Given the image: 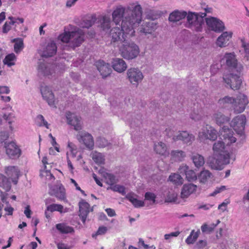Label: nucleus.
<instances>
[{
    "label": "nucleus",
    "instance_id": "obj_36",
    "mask_svg": "<svg viewBox=\"0 0 249 249\" xmlns=\"http://www.w3.org/2000/svg\"><path fill=\"white\" fill-rule=\"evenodd\" d=\"M213 117L216 124L220 125L230 121L228 117H226L221 112L215 113Z\"/></svg>",
    "mask_w": 249,
    "mask_h": 249
},
{
    "label": "nucleus",
    "instance_id": "obj_26",
    "mask_svg": "<svg viewBox=\"0 0 249 249\" xmlns=\"http://www.w3.org/2000/svg\"><path fill=\"white\" fill-rule=\"evenodd\" d=\"M186 16L187 13L185 11H175L170 14L169 20L172 22H177L184 18Z\"/></svg>",
    "mask_w": 249,
    "mask_h": 249
},
{
    "label": "nucleus",
    "instance_id": "obj_43",
    "mask_svg": "<svg viewBox=\"0 0 249 249\" xmlns=\"http://www.w3.org/2000/svg\"><path fill=\"white\" fill-rule=\"evenodd\" d=\"M220 223V221L218 220L216 224H213L210 226H208L206 224H204L201 227V231L203 232H212L216 226Z\"/></svg>",
    "mask_w": 249,
    "mask_h": 249
},
{
    "label": "nucleus",
    "instance_id": "obj_44",
    "mask_svg": "<svg viewBox=\"0 0 249 249\" xmlns=\"http://www.w3.org/2000/svg\"><path fill=\"white\" fill-rule=\"evenodd\" d=\"M13 41L15 42L14 51L16 53H18L23 48V41L20 38L14 39Z\"/></svg>",
    "mask_w": 249,
    "mask_h": 249
},
{
    "label": "nucleus",
    "instance_id": "obj_49",
    "mask_svg": "<svg viewBox=\"0 0 249 249\" xmlns=\"http://www.w3.org/2000/svg\"><path fill=\"white\" fill-rule=\"evenodd\" d=\"M55 196L60 200L66 199L65 190L64 187H60L58 191L55 193Z\"/></svg>",
    "mask_w": 249,
    "mask_h": 249
},
{
    "label": "nucleus",
    "instance_id": "obj_13",
    "mask_svg": "<svg viewBox=\"0 0 249 249\" xmlns=\"http://www.w3.org/2000/svg\"><path fill=\"white\" fill-rule=\"evenodd\" d=\"M206 22L209 28L215 32L220 33L225 30L224 23L217 18H206Z\"/></svg>",
    "mask_w": 249,
    "mask_h": 249
},
{
    "label": "nucleus",
    "instance_id": "obj_10",
    "mask_svg": "<svg viewBox=\"0 0 249 249\" xmlns=\"http://www.w3.org/2000/svg\"><path fill=\"white\" fill-rule=\"evenodd\" d=\"M249 103L247 96L244 94H240L235 99V102L233 106L234 112L236 113L243 112Z\"/></svg>",
    "mask_w": 249,
    "mask_h": 249
},
{
    "label": "nucleus",
    "instance_id": "obj_1",
    "mask_svg": "<svg viewBox=\"0 0 249 249\" xmlns=\"http://www.w3.org/2000/svg\"><path fill=\"white\" fill-rule=\"evenodd\" d=\"M130 13L132 18L126 17L122 21L121 29L116 27L110 30L111 42H120L122 43L135 35L134 28L139 25L142 19V9L140 5H137L134 10Z\"/></svg>",
    "mask_w": 249,
    "mask_h": 249
},
{
    "label": "nucleus",
    "instance_id": "obj_54",
    "mask_svg": "<svg viewBox=\"0 0 249 249\" xmlns=\"http://www.w3.org/2000/svg\"><path fill=\"white\" fill-rule=\"evenodd\" d=\"M37 119L38 122H41L42 123L39 124V126H45L47 128H49V124L45 120L44 117L42 115H38L37 116Z\"/></svg>",
    "mask_w": 249,
    "mask_h": 249
},
{
    "label": "nucleus",
    "instance_id": "obj_45",
    "mask_svg": "<svg viewBox=\"0 0 249 249\" xmlns=\"http://www.w3.org/2000/svg\"><path fill=\"white\" fill-rule=\"evenodd\" d=\"M96 21V17L95 16H91L89 19L84 20L82 23L83 28H89L91 27Z\"/></svg>",
    "mask_w": 249,
    "mask_h": 249
},
{
    "label": "nucleus",
    "instance_id": "obj_59",
    "mask_svg": "<svg viewBox=\"0 0 249 249\" xmlns=\"http://www.w3.org/2000/svg\"><path fill=\"white\" fill-rule=\"evenodd\" d=\"M16 59V56L14 53L8 54L5 58L6 62L8 63H10L11 62L14 61Z\"/></svg>",
    "mask_w": 249,
    "mask_h": 249
},
{
    "label": "nucleus",
    "instance_id": "obj_41",
    "mask_svg": "<svg viewBox=\"0 0 249 249\" xmlns=\"http://www.w3.org/2000/svg\"><path fill=\"white\" fill-rule=\"evenodd\" d=\"M92 159L96 163L102 164L104 163L105 159L103 155L97 152H94L92 153Z\"/></svg>",
    "mask_w": 249,
    "mask_h": 249
},
{
    "label": "nucleus",
    "instance_id": "obj_51",
    "mask_svg": "<svg viewBox=\"0 0 249 249\" xmlns=\"http://www.w3.org/2000/svg\"><path fill=\"white\" fill-rule=\"evenodd\" d=\"M107 231V229L105 226H100L95 233H93L92 236L93 238H96L97 235L105 234Z\"/></svg>",
    "mask_w": 249,
    "mask_h": 249
},
{
    "label": "nucleus",
    "instance_id": "obj_35",
    "mask_svg": "<svg viewBox=\"0 0 249 249\" xmlns=\"http://www.w3.org/2000/svg\"><path fill=\"white\" fill-rule=\"evenodd\" d=\"M192 160L195 166L197 168L202 166L205 163L204 157L198 154H195L193 155Z\"/></svg>",
    "mask_w": 249,
    "mask_h": 249
},
{
    "label": "nucleus",
    "instance_id": "obj_8",
    "mask_svg": "<svg viewBox=\"0 0 249 249\" xmlns=\"http://www.w3.org/2000/svg\"><path fill=\"white\" fill-rule=\"evenodd\" d=\"M246 123V116L244 115H238L232 119L231 126L237 134L242 135L245 129Z\"/></svg>",
    "mask_w": 249,
    "mask_h": 249
},
{
    "label": "nucleus",
    "instance_id": "obj_14",
    "mask_svg": "<svg viewBox=\"0 0 249 249\" xmlns=\"http://www.w3.org/2000/svg\"><path fill=\"white\" fill-rule=\"evenodd\" d=\"M127 74L130 83L136 85L142 80L143 77L142 72L139 69L136 68L128 69Z\"/></svg>",
    "mask_w": 249,
    "mask_h": 249
},
{
    "label": "nucleus",
    "instance_id": "obj_23",
    "mask_svg": "<svg viewBox=\"0 0 249 249\" xmlns=\"http://www.w3.org/2000/svg\"><path fill=\"white\" fill-rule=\"evenodd\" d=\"M57 51L56 44L53 41L48 43L45 49L43 51L42 56L45 57H52L55 54Z\"/></svg>",
    "mask_w": 249,
    "mask_h": 249
},
{
    "label": "nucleus",
    "instance_id": "obj_9",
    "mask_svg": "<svg viewBox=\"0 0 249 249\" xmlns=\"http://www.w3.org/2000/svg\"><path fill=\"white\" fill-rule=\"evenodd\" d=\"M4 147L6 155L11 159H17L21 155V149L14 142H5Z\"/></svg>",
    "mask_w": 249,
    "mask_h": 249
},
{
    "label": "nucleus",
    "instance_id": "obj_34",
    "mask_svg": "<svg viewBox=\"0 0 249 249\" xmlns=\"http://www.w3.org/2000/svg\"><path fill=\"white\" fill-rule=\"evenodd\" d=\"M56 229L62 233H69L74 231L72 227L67 225L64 223H59L56 225Z\"/></svg>",
    "mask_w": 249,
    "mask_h": 249
},
{
    "label": "nucleus",
    "instance_id": "obj_11",
    "mask_svg": "<svg viewBox=\"0 0 249 249\" xmlns=\"http://www.w3.org/2000/svg\"><path fill=\"white\" fill-rule=\"evenodd\" d=\"M78 141L84 144L87 148L89 150L93 149L94 142L92 135L85 131L79 132L76 136Z\"/></svg>",
    "mask_w": 249,
    "mask_h": 249
},
{
    "label": "nucleus",
    "instance_id": "obj_32",
    "mask_svg": "<svg viewBox=\"0 0 249 249\" xmlns=\"http://www.w3.org/2000/svg\"><path fill=\"white\" fill-rule=\"evenodd\" d=\"M235 102V98L229 96H225L218 100V104L222 107H227L230 105H233Z\"/></svg>",
    "mask_w": 249,
    "mask_h": 249
},
{
    "label": "nucleus",
    "instance_id": "obj_55",
    "mask_svg": "<svg viewBox=\"0 0 249 249\" xmlns=\"http://www.w3.org/2000/svg\"><path fill=\"white\" fill-rule=\"evenodd\" d=\"M113 190L114 191L118 192L122 194L125 193V188L124 186L120 185H116L113 186Z\"/></svg>",
    "mask_w": 249,
    "mask_h": 249
},
{
    "label": "nucleus",
    "instance_id": "obj_48",
    "mask_svg": "<svg viewBox=\"0 0 249 249\" xmlns=\"http://www.w3.org/2000/svg\"><path fill=\"white\" fill-rule=\"evenodd\" d=\"M38 70L45 76H47L51 74L50 69H48L44 63H40L38 65Z\"/></svg>",
    "mask_w": 249,
    "mask_h": 249
},
{
    "label": "nucleus",
    "instance_id": "obj_28",
    "mask_svg": "<svg viewBox=\"0 0 249 249\" xmlns=\"http://www.w3.org/2000/svg\"><path fill=\"white\" fill-rule=\"evenodd\" d=\"M180 173L182 172V170L185 172L186 178L189 181H193L197 179L196 173L192 170H189L188 166L186 165L182 166L180 168Z\"/></svg>",
    "mask_w": 249,
    "mask_h": 249
},
{
    "label": "nucleus",
    "instance_id": "obj_4",
    "mask_svg": "<svg viewBox=\"0 0 249 249\" xmlns=\"http://www.w3.org/2000/svg\"><path fill=\"white\" fill-rule=\"evenodd\" d=\"M128 39H127L122 43L120 52L124 58L129 60L136 58L140 53V50L138 45Z\"/></svg>",
    "mask_w": 249,
    "mask_h": 249
},
{
    "label": "nucleus",
    "instance_id": "obj_7",
    "mask_svg": "<svg viewBox=\"0 0 249 249\" xmlns=\"http://www.w3.org/2000/svg\"><path fill=\"white\" fill-rule=\"evenodd\" d=\"M198 137L201 141H215L217 137V131L211 126L206 124L202 128V131L199 132Z\"/></svg>",
    "mask_w": 249,
    "mask_h": 249
},
{
    "label": "nucleus",
    "instance_id": "obj_6",
    "mask_svg": "<svg viewBox=\"0 0 249 249\" xmlns=\"http://www.w3.org/2000/svg\"><path fill=\"white\" fill-rule=\"evenodd\" d=\"M138 5H136L133 9H131L130 7L125 9L122 6H119L114 10L112 13V19L113 21L116 25L118 24L120 22L124 20L126 17H129L132 19V16L131 15V11L134 10V9Z\"/></svg>",
    "mask_w": 249,
    "mask_h": 249
},
{
    "label": "nucleus",
    "instance_id": "obj_46",
    "mask_svg": "<svg viewBox=\"0 0 249 249\" xmlns=\"http://www.w3.org/2000/svg\"><path fill=\"white\" fill-rule=\"evenodd\" d=\"M111 21L109 18L106 16L103 17L101 23V28L103 30L106 31L110 28Z\"/></svg>",
    "mask_w": 249,
    "mask_h": 249
},
{
    "label": "nucleus",
    "instance_id": "obj_19",
    "mask_svg": "<svg viewBox=\"0 0 249 249\" xmlns=\"http://www.w3.org/2000/svg\"><path fill=\"white\" fill-rule=\"evenodd\" d=\"M79 216L81 217L82 222L85 223L89 212L90 206L84 200H82L79 202Z\"/></svg>",
    "mask_w": 249,
    "mask_h": 249
},
{
    "label": "nucleus",
    "instance_id": "obj_5",
    "mask_svg": "<svg viewBox=\"0 0 249 249\" xmlns=\"http://www.w3.org/2000/svg\"><path fill=\"white\" fill-rule=\"evenodd\" d=\"M206 16V14L205 13H202L200 17L196 14L189 13L187 16L188 23L187 27L196 31H200L204 23L203 18Z\"/></svg>",
    "mask_w": 249,
    "mask_h": 249
},
{
    "label": "nucleus",
    "instance_id": "obj_17",
    "mask_svg": "<svg viewBox=\"0 0 249 249\" xmlns=\"http://www.w3.org/2000/svg\"><path fill=\"white\" fill-rule=\"evenodd\" d=\"M95 65L103 78L109 75L112 71L110 65L103 60L97 61L96 62Z\"/></svg>",
    "mask_w": 249,
    "mask_h": 249
},
{
    "label": "nucleus",
    "instance_id": "obj_33",
    "mask_svg": "<svg viewBox=\"0 0 249 249\" xmlns=\"http://www.w3.org/2000/svg\"><path fill=\"white\" fill-rule=\"evenodd\" d=\"M0 187L5 191H8L11 189V183L8 178L1 174H0Z\"/></svg>",
    "mask_w": 249,
    "mask_h": 249
},
{
    "label": "nucleus",
    "instance_id": "obj_61",
    "mask_svg": "<svg viewBox=\"0 0 249 249\" xmlns=\"http://www.w3.org/2000/svg\"><path fill=\"white\" fill-rule=\"evenodd\" d=\"M10 92L9 87L7 86H0V94H8Z\"/></svg>",
    "mask_w": 249,
    "mask_h": 249
},
{
    "label": "nucleus",
    "instance_id": "obj_16",
    "mask_svg": "<svg viewBox=\"0 0 249 249\" xmlns=\"http://www.w3.org/2000/svg\"><path fill=\"white\" fill-rule=\"evenodd\" d=\"M66 118L68 124L73 126L75 130L79 131L82 129L80 117L70 111H68L66 113Z\"/></svg>",
    "mask_w": 249,
    "mask_h": 249
},
{
    "label": "nucleus",
    "instance_id": "obj_12",
    "mask_svg": "<svg viewBox=\"0 0 249 249\" xmlns=\"http://www.w3.org/2000/svg\"><path fill=\"white\" fill-rule=\"evenodd\" d=\"M223 80L233 90L239 89L242 82L238 75L231 73L224 75Z\"/></svg>",
    "mask_w": 249,
    "mask_h": 249
},
{
    "label": "nucleus",
    "instance_id": "obj_64",
    "mask_svg": "<svg viewBox=\"0 0 249 249\" xmlns=\"http://www.w3.org/2000/svg\"><path fill=\"white\" fill-rule=\"evenodd\" d=\"M107 215L110 217H113L116 215L115 211L111 208H107L105 210Z\"/></svg>",
    "mask_w": 249,
    "mask_h": 249
},
{
    "label": "nucleus",
    "instance_id": "obj_3",
    "mask_svg": "<svg viewBox=\"0 0 249 249\" xmlns=\"http://www.w3.org/2000/svg\"><path fill=\"white\" fill-rule=\"evenodd\" d=\"M84 33L80 29L72 32H65L59 35V39L64 43H68L70 40V46L74 49L79 46L84 41Z\"/></svg>",
    "mask_w": 249,
    "mask_h": 249
},
{
    "label": "nucleus",
    "instance_id": "obj_40",
    "mask_svg": "<svg viewBox=\"0 0 249 249\" xmlns=\"http://www.w3.org/2000/svg\"><path fill=\"white\" fill-rule=\"evenodd\" d=\"M200 231H198L195 232L194 230H193L189 236L186 238L185 242L187 244H194L195 241L197 240Z\"/></svg>",
    "mask_w": 249,
    "mask_h": 249
},
{
    "label": "nucleus",
    "instance_id": "obj_37",
    "mask_svg": "<svg viewBox=\"0 0 249 249\" xmlns=\"http://www.w3.org/2000/svg\"><path fill=\"white\" fill-rule=\"evenodd\" d=\"M126 198L127 200L131 202L133 206L136 208L143 207L144 205V202L143 201L138 200L136 198H135L133 195L128 194L126 196Z\"/></svg>",
    "mask_w": 249,
    "mask_h": 249
},
{
    "label": "nucleus",
    "instance_id": "obj_27",
    "mask_svg": "<svg viewBox=\"0 0 249 249\" xmlns=\"http://www.w3.org/2000/svg\"><path fill=\"white\" fill-rule=\"evenodd\" d=\"M156 26V25L151 22L143 23L140 28V32L145 34H151L155 30Z\"/></svg>",
    "mask_w": 249,
    "mask_h": 249
},
{
    "label": "nucleus",
    "instance_id": "obj_53",
    "mask_svg": "<svg viewBox=\"0 0 249 249\" xmlns=\"http://www.w3.org/2000/svg\"><path fill=\"white\" fill-rule=\"evenodd\" d=\"M144 197L146 200L152 201L153 203H154L156 201V196L153 193L146 192L145 194Z\"/></svg>",
    "mask_w": 249,
    "mask_h": 249
},
{
    "label": "nucleus",
    "instance_id": "obj_50",
    "mask_svg": "<svg viewBox=\"0 0 249 249\" xmlns=\"http://www.w3.org/2000/svg\"><path fill=\"white\" fill-rule=\"evenodd\" d=\"M104 177L108 184L111 185L115 183V177L113 175L106 173L104 174Z\"/></svg>",
    "mask_w": 249,
    "mask_h": 249
},
{
    "label": "nucleus",
    "instance_id": "obj_42",
    "mask_svg": "<svg viewBox=\"0 0 249 249\" xmlns=\"http://www.w3.org/2000/svg\"><path fill=\"white\" fill-rule=\"evenodd\" d=\"M63 206L61 204H52L47 207V211L53 213L54 211L59 212L60 213H63Z\"/></svg>",
    "mask_w": 249,
    "mask_h": 249
},
{
    "label": "nucleus",
    "instance_id": "obj_22",
    "mask_svg": "<svg viewBox=\"0 0 249 249\" xmlns=\"http://www.w3.org/2000/svg\"><path fill=\"white\" fill-rule=\"evenodd\" d=\"M231 32H224L217 39L216 43L221 48L224 47L228 44V41L231 38Z\"/></svg>",
    "mask_w": 249,
    "mask_h": 249
},
{
    "label": "nucleus",
    "instance_id": "obj_15",
    "mask_svg": "<svg viewBox=\"0 0 249 249\" xmlns=\"http://www.w3.org/2000/svg\"><path fill=\"white\" fill-rule=\"evenodd\" d=\"M5 174L10 178L14 184H17L20 175V171L16 166H8L4 168Z\"/></svg>",
    "mask_w": 249,
    "mask_h": 249
},
{
    "label": "nucleus",
    "instance_id": "obj_47",
    "mask_svg": "<svg viewBox=\"0 0 249 249\" xmlns=\"http://www.w3.org/2000/svg\"><path fill=\"white\" fill-rule=\"evenodd\" d=\"M9 18L11 20L10 21L7 22L6 21L3 26L2 27V32L4 33H8L10 29H11V26L14 25L15 23L13 19V17H9Z\"/></svg>",
    "mask_w": 249,
    "mask_h": 249
},
{
    "label": "nucleus",
    "instance_id": "obj_25",
    "mask_svg": "<svg viewBox=\"0 0 249 249\" xmlns=\"http://www.w3.org/2000/svg\"><path fill=\"white\" fill-rule=\"evenodd\" d=\"M227 66L230 69H235L237 66V60L234 53H226L224 56Z\"/></svg>",
    "mask_w": 249,
    "mask_h": 249
},
{
    "label": "nucleus",
    "instance_id": "obj_63",
    "mask_svg": "<svg viewBox=\"0 0 249 249\" xmlns=\"http://www.w3.org/2000/svg\"><path fill=\"white\" fill-rule=\"evenodd\" d=\"M229 203H230V201L229 200H225V201L222 202L221 204L219 205V206L218 207V209H222L223 211H224L226 209L227 205Z\"/></svg>",
    "mask_w": 249,
    "mask_h": 249
},
{
    "label": "nucleus",
    "instance_id": "obj_29",
    "mask_svg": "<svg viewBox=\"0 0 249 249\" xmlns=\"http://www.w3.org/2000/svg\"><path fill=\"white\" fill-rule=\"evenodd\" d=\"M203 111L201 108H198V104L194 105V110L190 114V117L195 121H199L201 119L203 115Z\"/></svg>",
    "mask_w": 249,
    "mask_h": 249
},
{
    "label": "nucleus",
    "instance_id": "obj_18",
    "mask_svg": "<svg viewBox=\"0 0 249 249\" xmlns=\"http://www.w3.org/2000/svg\"><path fill=\"white\" fill-rule=\"evenodd\" d=\"M40 91L43 98L51 106L54 105V96L49 87H41Z\"/></svg>",
    "mask_w": 249,
    "mask_h": 249
},
{
    "label": "nucleus",
    "instance_id": "obj_62",
    "mask_svg": "<svg viewBox=\"0 0 249 249\" xmlns=\"http://www.w3.org/2000/svg\"><path fill=\"white\" fill-rule=\"evenodd\" d=\"M58 249H71V247L63 243H59L57 244Z\"/></svg>",
    "mask_w": 249,
    "mask_h": 249
},
{
    "label": "nucleus",
    "instance_id": "obj_2",
    "mask_svg": "<svg viewBox=\"0 0 249 249\" xmlns=\"http://www.w3.org/2000/svg\"><path fill=\"white\" fill-rule=\"evenodd\" d=\"M225 142L218 141L215 142L213 145V151L214 163L213 168L216 170H221L224 165L230 163V155L228 151L225 150V143L230 144L236 142V139L233 136L232 131L228 130L225 131L223 135Z\"/></svg>",
    "mask_w": 249,
    "mask_h": 249
},
{
    "label": "nucleus",
    "instance_id": "obj_52",
    "mask_svg": "<svg viewBox=\"0 0 249 249\" xmlns=\"http://www.w3.org/2000/svg\"><path fill=\"white\" fill-rule=\"evenodd\" d=\"M3 117L8 123V124L10 125V129L12 131L13 130V128L11 126V124L12 122L14 121V117L13 116L12 114L10 113L8 115H7L6 114H4Z\"/></svg>",
    "mask_w": 249,
    "mask_h": 249
},
{
    "label": "nucleus",
    "instance_id": "obj_57",
    "mask_svg": "<svg viewBox=\"0 0 249 249\" xmlns=\"http://www.w3.org/2000/svg\"><path fill=\"white\" fill-rule=\"evenodd\" d=\"M242 41V46L244 48L246 56L249 55V44L246 43L243 40Z\"/></svg>",
    "mask_w": 249,
    "mask_h": 249
},
{
    "label": "nucleus",
    "instance_id": "obj_58",
    "mask_svg": "<svg viewBox=\"0 0 249 249\" xmlns=\"http://www.w3.org/2000/svg\"><path fill=\"white\" fill-rule=\"evenodd\" d=\"M180 233V232L178 231H177L175 232H172L169 234H166L164 235V238L166 240H168L170 239L171 237H177Z\"/></svg>",
    "mask_w": 249,
    "mask_h": 249
},
{
    "label": "nucleus",
    "instance_id": "obj_20",
    "mask_svg": "<svg viewBox=\"0 0 249 249\" xmlns=\"http://www.w3.org/2000/svg\"><path fill=\"white\" fill-rule=\"evenodd\" d=\"M197 186L192 183L183 185L180 194V196L184 199L188 197L191 194L195 193L197 189Z\"/></svg>",
    "mask_w": 249,
    "mask_h": 249
},
{
    "label": "nucleus",
    "instance_id": "obj_31",
    "mask_svg": "<svg viewBox=\"0 0 249 249\" xmlns=\"http://www.w3.org/2000/svg\"><path fill=\"white\" fill-rule=\"evenodd\" d=\"M171 157L175 161H181L186 157V154L182 150H173L171 152Z\"/></svg>",
    "mask_w": 249,
    "mask_h": 249
},
{
    "label": "nucleus",
    "instance_id": "obj_56",
    "mask_svg": "<svg viewBox=\"0 0 249 249\" xmlns=\"http://www.w3.org/2000/svg\"><path fill=\"white\" fill-rule=\"evenodd\" d=\"M207 246V242L205 240H200L196 245V247L198 249H202Z\"/></svg>",
    "mask_w": 249,
    "mask_h": 249
},
{
    "label": "nucleus",
    "instance_id": "obj_39",
    "mask_svg": "<svg viewBox=\"0 0 249 249\" xmlns=\"http://www.w3.org/2000/svg\"><path fill=\"white\" fill-rule=\"evenodd\" d=\"M212 174L207 170H202L198 176L199 181L201 183H205L211 177Z\"/></svg>",
    "mask_w": 249,
    "mask_h": 249
},
{
    "label": "nucleus",
    "instance_id": "obj_38",
    "mask_svg": "<svg viewBox=\"0 0 249 249\" xmlns=\"http://www.w3.org/2000/svg\"><path fill=\"white\" fill-rule=\"evenodd\" d=\"M169 180L176 185H180L183 183V179L179 174H172L169 177Z\"/></svg>",
    "mask_w": 249,
    "mask_h": 249
},
{
    "label": "nucleus",
    "instance_id": "obj_24",
    "mask_svg": "<svg viewBox=\"0 0 249 249\" xmlns=\"http://www.w3.org/2000/svg\"><path fill=\"white\" fill-rule=\"evenodd\" d=\"M112 66L113 69L119 73L124 71L127 68L126 63L121 58L114 59L112 62Z\"/></svg>",
    "mask_w": 249,
    "mask_h": 249
},
{
    "label": "nucleus",
    "instance_id": "obj_21",
    "mask_svg": "<svg viewBox=\"0 0 249 249\" xmlns=\"http://www.w3.org/2000/svg\"><path fill=\"white\" fill-rule=\"evenodd\" d=\"M173 139L174 141L181 140L184 143L190 144L195 140V136L184 131L180 132L177 136H174Z\"/></svg>",
    "mask_w": 249,
    "mask_h": 249
},
{
    "label": "nucleus",
    "instance_id": "obj_30",
    "mask_svg": "<svg viewBox=\"0 0 249 249\" xmlns=\"http://www.w3.org/2000/svg\"><path fill=\"white\" fill-rule=\"evenodd\" d=\"M154 150L157 154L161 155H166L169 154L166 144L162 142L155 144Z\"/></svg>",
    "mask_w": 249,
    "mask_h": 249
},
{
    "label": "nucleus",
    "instance_id": "obj_60",
    "mask_svg": "<svg viewBox=\"0 0 249 249\" xmlns=\"http://www.w3.org/2000/svg\"><path fill=\"white\" fill-rule=\"evenodd\" d=\"M226 189L225 186H221L220 187L216 188L213 192L211 194V196H214V195L221 192Z\"/></svg>",
    "mask_w": 249,
    "mask_h": 249
}]
</instances>
